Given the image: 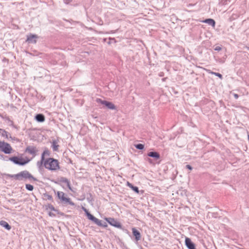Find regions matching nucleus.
Returning <instances> with one entry per match:
<instances>
[{
    "instance_id": "21",
    "label": "nucleus",
    "mask_w": 249,
    "mask_h": 249,
    "mask_svg": "<svg viewBox=\"0 0 249 249\" xmlns=\"http://www.w3.org/2000/svg\"><path fill=\"white\" fill-rule=\"evenodd\" d=\"M35 119L38 122H43L45 121V116L42 114H37Z\"/></svg>"
},
{
    "instance_id": "26",
    "label": "nucleus",
    "mask_w": 249,
    "mask_h": 249,
    "mask_svg": "<svg viewBox=\"0 0 249 249\" xmlns=\"http://www.w3.org/2000/svg\"><path fill=\"white\" fill-rule=\"evenodd\" d=\"M211 73L212 74H213L217 77H218L220 79H222L223 78V76L221 74H220V73H218V72H211Z\"/></svg>"
},
{
    "instance_id": "25",
    "label": "nucleus",
    "mask_w": 249,
    "mask_h": 249,
    "mask_svg": "<svg viewBox=\"0 0 249 249\" xmlns=\"http://www.w3.org/2000/svg\"><path fill=\"white\" fill-rule=\"evenodd\" d=\"M26 189L29 191H32L34 189V187L32 185L29 184H26L25 185Z\"/></svg>"
},
{
    "instance_id": "18",
    "label": "nucleus",
    "mask_w": 249,
    "mask_h": 249,
    "mask_svg": "<svg viewBox=\"0 0 249 249\" xmlns=\"http://www.w3.org/2000/svg\"><path fill=\"white\" fill-rule=\"evenodd\" d=\"M48 207L50 209H52L53 211V212H49V215L50 216H55L56 214H59L58 211L57 210L54 209V208L53 207V206L50 205H48Z\"/></svg>"
},
{
    "instance_id": "2",
    "label": "nucleus",
    "mask_w": 249,
    "mask_h": 249,
    "mask_svg": "<svg viewBox=\"0 0 249 249\" xmlns=\"http://www.w3.org/2000/svg\"><path fill=\"white\" fill-rule=\"evenodd\" d=\"M57 196L60 200V202L64 205L67 206L70 205L72 206H75V203L73 202L70 198L67 197V195L63 192L58 191Z\"/></svg>"
},
{
    "instance_id": "36",
    "label": "nucleus",
    "mask_w": 249,
    "mask_h": 249,
    "mask_svg": "<svg viewBox=\"0 0 249 249\" xmlns=\"http://www.w3.org/2000/svg\"><path fill=\"white\" fill-rule=\"evenodd\" d=\"M50 152H49V151L48 150V154H47V155H48V156H50Z\"/></svg>"
},
{
    "instance_id": "31",
    "label": "nucleus",
    "mask_w": 249,
    "mask_h": 249,
    "mask_svg": "<svg viewBox=\"0 0 249 249\" xmlns=\"http://www.w3.org/2000/svg\"><path fill=\"white\" fill-rule=\"evenodd\" d=\"M233 96H234V97L235 99H237V98H238V97H239L238 95V94H236V93H234V94H233Z\"/></svg>"
},
{
    "instance_id": "38",
    "label": "nucleus",
    "mask_w": 249,
    "mask_h": 249,
    "mask_svg": "<svg viewBox=\"0 0 249 249\" xmlns=\"http://www.w3.org/2000/svg\"><path fill=\"white\" fill-rule=\"evenodd\" d=\"M165 78H163V79H162V80H163V81H164V80H165Z\"/></svg>"
},
{
    "instance_id": "24",
    "label": "nucleus",
    "mask_w": 249,
    "mask_h": 249,
    "mask_svg": "<svg viewBox=\"0 0 249 249\" xmlns=\"http://www.w3.org/2000/svg\"><path fill=\"white\" fill-rule=\"evenodd\" d=\"M135 147L139 150H142L144 149V145L142 143H138L135 145Z\"/></svg>"
},
{
    "instance_id": "34",
    "label": "nucleus",
    "mask_w": 249,
    "mask_h": 249,
    "mask_svg": "<svg viewBox=\"0 0 249 249\" xmlns=\"http://www.w3.org/2000/svg\"><path fill=\"white\" fill-rule=\"evenodd\" d=\"M10 202H11L12 203L15 204V200L14 199H11L10 200Z\"/></svg>"
},
{
    "instance_id": "33",
    "label": "nucleus",
    "mask_w": 249,
    "mask_h": 249,
    "mask_svg": "<svg viewBox=\"0 0 249 249\" xmlns=\"http://www.w3.org/2000/svg\"><path fill=\"white\" fill-rule=\"evenodd\" d=\"M159 76H160L162 77V76H163L164 73H163V72H160V73L159 74Z\"/></svg>"
},
{
    "instance_id": "13",
    "label": "nucleus",
    "mask_w": 249,
    "mask_h": 249,
    "mask_svg": "<svg viewBox=\"0 0 249 249\" xmlns=\"http://www.w3.org/2000/svg\"><path fill=\"white\" fill-rule=\"evenodd\" d=\"M147 156L149 157L154 158L155 160L160 159V154L158 152L151 151L148 153Z\"/></svg>"
},
{
    "instance_id": "17",
    "label": "nucleus",
    "mask_w": 249,
    "mask_h": 249,
    "mask_svg": "<svg viewBox=\"0 0 249 249\" xmlns=\"http://www.w3.org/2000/svg\"><path fill=\"white\" fill-rule=\"evenodd\" d=\"M59 181L61 182L66 183L67 185V186L68 188L70 190H71V183L70 181L66 178L65 177H61L59 178Z\"/></svg>"
},
{
    "instance_id": "6",
    "label": "nucleus",
    "mask_w": 249,
    "mask_h": 249,
    "mask_svg": "<svg viewBox=\"0 0 249 249\" xmlns=\"http://www.w3.org/2000/svg\"><path fill=\"white\" fill-rule=\"evenodd\" d=\"M9 160L13 161L15 164L19 165H24L30 161L28 159L25 160L22 158H19L16 156L11 157Z\"/></svg>"
},
{
    "instance_id": "1",
    "label": "nucleus",
    "mask_w": 249,
    "mask_h": 249,
    "mask_svg": "<svg viewBox=\"0 0 249 249\" xmlns=\"http://www.w3.org/2000/svg\"><path fill=\"white\" fill-rule=\"evenodd\" d=\"M16 178V180H26L28 179L30 182L32 181H36L37 179L34 178L28 171L24 170L19 172L15 176Z\"/></svg>"
},
{
    "instance_id": "5",
    "label": "nucleus",
    "mask_w": 249,
    "mask_h": 249,
    "mask_svg": "<svg viewBox=\"0 0 249 249\" xmlns=\"http://www.w3.org/2000/svg\"><path fill=\"white\" fill-rule=\"evenodd\" d=\"M10 144L4 141H0V150L5 154H10L12 151Z\"/></svg>"
},
{
    "instance_id": "15",
    "label": "nucleus",
    "mask_w": 249,
    "mask_h": 249,
    "mask_svg": "<svg viewBox=\"0 0 249 249\" xmlns=\"http://www.w3.org/2000/svg\"><path fill=\"white\" fill-rule=\"evenodd\" d=\"M132 233L135 236V239L137 241L140 240L141 238V235L140 232L135 228H132Z\"/></svg>"
},
{
    "instance_id": "29",
    "label": "nucleus",
    "mask_w": 249,
    "mask_h": 249,
    "mask_svg": "<svg viewBox=\"0 0 249 249\" xmlns=\"http://www.w3.org/2000/svg\"><path fill=\"white\" fill-rule=\"evenodd\" d=\"M186 168L190 170H192L193 169V167L189 164L186 165Z\"/></svg>"
},
{
    "instance_id": "22",
    "label": "nucleus",
    "mask_w": 249,
    "mask_h": 249,
    "mask_svg": "<svg viewBox=\"0 0 249 249\" xmlns=\"http://www.w3.org/2000/svg\"><path fill=\"white\" fill-rule=\"evenodd\" d=\"M127 185L133 190L135 193L138 194L139 193V188L137 186H133L131 183L129 182H127Z\"/></svg>"
},
{
    "instance_id": "12",
    "label": "nucleus",
    "mask_w": 249,
    "mask_h": 249,
    "mask_svg": "<svg viewBox=\"0 0 249 249\" xmlns=\"http://www.w3.org/2000/svg\"><path fill=\"white\" fill-rule=\"evenodd\" d=\"M185 244L188 249H196L195 244L188 237L185 238Z\"/></svg>"
},
{
    "instance_id": "14",
    "label": "nucleus",
    "mask_w": 249,
    "mask_h": 249,
    "mask_svg": "<svg viewBox=\"0 0 249 249\" xmlns=\"http://www.w3.org/2000/svg\"><path fill=\"white\" fill-rule=\"evenodd\" d=\"M36 151L37 150L35 147L31 146H27L25 150L26 152L32 155L33 156H35Z\"/></svg>"
},
{
    "instance_id": "27",
    "label": "nucleus",
    "mask_w": 249,
    "mask_h": 249,
    "mask_svg": "<svg viewBox=\"0 0 249 249\" xmlns=\"http://www.w3.org/2000/svg\"><path fill=\"white\" fill-rule=\"evenodd\" d=\"M227 0H221L220 3L222 5H226L227 4Z\"/></svg>"
},
{
    "instance_id": "20",
    "label": "nucleus",
    "mask_w": 249,
    "mask_h": 249,
    "mask_svg": "<svg viewBox=\"0 0 249 249\" xmlns=\"http://www.w3.org/2000/svg\"><path fill=\"white\" fill-rule=\"evenodd\" d=\"M0 225L8 231L11 229V226L5 221H0Z\"/></svg>"
},
{
    "instance_id": "8",
    "label": "nucleus",
    "mask_w": 249,
    "mask_h": 249,
    "mask_svg": "<svg viewBox=\"0 0 249 249\" xmlns=\"http://www.w3.org/2000/svg\"><path fill=\"white\" fill-rule=\"evenodd\" d=\"M96 102L97 103H100L102 105H105L107 107L110 109H116V106L110 102H108L106 100H102L100 98H97L96 99Z\"/></svg>"
},
{
    "instance_id": "28",
    "label": "nucleus",
    "mask_w": 249,
    "mask_h": 249,
    "mask_svg": "<svg viewBox=\"0 0 249 249\" xmlns=\"http://www.w3.org/2000/svg\"><path fill=\"white\" fill-rule=\"evenodd\" d=\"M214 50L216 51H220L222 50V48L221 46H216L214 48Z\"/></svg>"
},
{
    "instance_id": "39",
    "label": "nucleus",
    "mask_w": 249,
    "mask_h": 249,
    "mask_svg": "<svg viewBox=\"0 0 249 249\" xmlns=\"http://www.w3.org/2000/svg\"><path fill=\"white\" fill-rule=\"evenodd\" d=\"M248 139H249V135L248 136Z\"/></svg>"
},
{
    "instance_id": "7",
    "label": "nucleus",
    "mask_w": 249,
    "mask_h": 249,
    "mask_svg": "<svg viewBox=\"0 0 249 249\" xmlns=\"http://www.w3.org/2000/svg\"><path fill=\"white\" fill-rule=\"evenodd\" d=\"M105 220L107 221L110 225L114 227L124 230L122 224L116 219L112 217H106Z\"/></svg>"
},
{
    "instance_id": "35",
    "label": "nucleus",
    "mask_w": 249,
    "mask_h": 249,
    "mask_svg": "<svg viewBox=\"0 0 249 249\" xmlns=\"http://www.w3.org/2000/svg\"><path fill=\"white\" fill-rule=\"evenodd\" d=\"M52 198L51 196L48 195V199H51Z\"/></svg>"
},
{
    "instance_id": "16",
    "label": "nucleus",
    "mask_w": 249,
    "mask_h": 249,
    "mask_svg": "<svg viewBox=\"0 0 249 249\" xmlns=\"http://www.w3.org/2000/svg\"><path fill=\"white\" fill-rule=\"evenodd\" d=\"M0 135H1L2 137H5L6 139H8L9 138L11 140H14V139L10 136V134L4 129L0 128Z\"/></svg>"
},
{
    "instance_id": "37",
    "label": "nucleus",
    "mask_w": 249,
    "mask_h": 249,
    "mask_svg": "<svg viewBox=\"0 0 249 249\" xmlns=\"http://www.w3.org/2000/svg\"><path fill=\"white\" fill-rule=\"evenodd\" d=\"M238 249H244L243 248H238Z\"/></svg>"
},
{
    "instance_id": "30",
    "label": "nucleus",
    "mask_w": 249,
    "mask_h": 249,
    "mask_svg": "<svg viewBox=\"0 0 249 249\" xmlns=\"http://www.w3.org/2000/svg\"><path fill=\"white\" fill-rule=\"evenodd\" d=\"M16 174H15V175H10V174H8V177H10V178H14L15 179H16V177H15V176H16Z\"/></svg>"
},
{
    "instance_id": "3",
    "label": "nucleus",
    "mask_w": 249,
    "mask_h": 249,
    "mask_svg": "<svg viewBox=\"0 0 249 249\" xmlns=\"http://www.w3.org/2000/svg\"><path fill=\"white\" fill-rule=\"evenodd\" d=\"M59 169V162L57 160L52 158H48V170L56 171Z\"/></svg>"
},
{
    "instance_id": "19",
    "label": "nucleus",
    "mask_w": 249,
    "mask_h": 249,
    "mask_svg": "<svg viewBox=\"0 0 249 249\" xmlns=\"http://www.w3.org/2000/svg\"><path fill=\"white\" fill-rule=\"evenodd\" d=\"M204 23H207L212 27H214L215 25V22L214 19L212 18H207L203 21Z\"/></svg>"
},
{
    "instance_id": "10",
    "label": "nucleus",
    "mask_w": 249,
    "mask_h": 249,
    "mask_svg": "<svg viewBox=\"0 0 249 249\" xmlns=\"http://www.w3.org/2000/svg\"><path fill=\"white\" fill-rule=\"evenodd\" d=\"M58 142L59 140L58 138L53 139L52 141H50V143L51 144V147L52 148L53 152L58 151V148L59 147Z\"/></svg>"
},
{
    "instance_id": "4",
    "label": "nucleus",
    "mask_w": 249,
    "mask_h": 249,
    "mask_svg": "<svg viewBox=\"0 0 249 249\" xmlns=\"http://www.w3.org/2000/svg\"><path fill=\"white\" fill-rule=\"evenodd\" d=\"M47 154V150H44L41 155V159L37 161V166L40 172L43 170V167L47 168V159H45V156Z\"/></svg>"
},
{
    "instance_id": "32",
    "label": "nucleus",
    "mask_w": 249,
    "mask_h": 249,
    "mask_svg": "<svg viewBox=\"0 0 249 249\" xmlns=\"http://www.w3.org/2000/svg\"><path fill=\"white\" fill-rule=\"evenodd\" d=\"M147 160L150 163H152L153 162H152V160L151 159H149V158H148Z\"/></svg>"
},
{
    "instance_id": "23",
    "label": "nucleus",
    "mask_w": 249,
    "mask_h": 249,
    "mask_svg": "<svg viewBox=\"0 0 249 249\" xmlns=\"http://www.w3.org/2000/svg\"><path fill=\"white\" fill-rule=\"evenodd\" d=\"M96 224L98 226L104 228H107V224L106 222H103L102 220H99V219L96 223Z\"/></svg>"
},
{
    "instance_id": "11",
    "label": "nucleus",
    "mask_w": 249,
    "mask_h": 249,
    "mask_svg": "<svg viewBox=\"0 0 249 249\" xmlns=\"http://www.w3.org/2000/svg\"><path fill=\"white\" fill-rule=\"evenodd\" d=\"M82 210L85 212L86 215L87 216L88 218L91 221H92L93 222H94L95 224L97 222V220H98V218H96L95 216H94L93 215L90 214L88 210L85 208L84 207H82Z\"/></svg>"
},
{
    "instance_id": "9",
    "label": "nucleus",
    "mask_w": 249,
    "mask_h": 249,
    "mask_svg": "<svg viewBox=\"0 0 249 249\" xmlns=\"http://www.w3.org/2000/svg\"><path fill=\"white\" fill-rule=\"evenodd\" d=\"M38 37V36L36 35L30 34L27 35L26 42L29 44H36Z\"/></svg>"
}]
</instances>
